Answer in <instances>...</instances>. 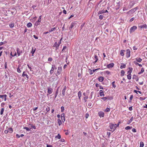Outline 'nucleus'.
<instances>
[{"label":"nucleus","instance_id":"1","mask_svg":"<svg viewBox=\"0 0 147 147\" xmlns=\"http://www.w3.org/2000/svg\"><path fill=\"white\" fill-rule=\"evenodd\" d=\"M109 127L111 129L110 130L111 131L113 132L115 129V127L114 125V124H113L112 123H109Z\"/></svg>","mask_w":147,"mask_h":147},{"label":"nucleus","instance_id":"2","mask_svg":"<svg viewBox=\"0 0 147 147\" xmlns=\"http://www.w3.org/2000/svg\"><path fill=\"white\" fill-rule=\"evenodd\" d=\"M137 28V27L136 26H134L131 27L130 30V33H131L134 32L135 30Z\"/></svg>","mask_w":147,"mask_h":147},{"label":"nucleus","instance_id":"3","mask_svg":"<svg viewBox=\"0 0 147 147\" xmlns=\"http://www.w3.org/2000/svg\"><path fill=\"white\" fill-rule=\"evenodd\" d=\"M126 57L127 58H128L130 57V51L129 49H127L126 50Z\"/></svg>","mask_w":147,"mask_h":147},{"label":"nucleus","instance_id":"4","mask_svg":"<svg viewBox=\"0 0 147 147\" xmlns=\"http://www.w3.org/2000/svg\"><path fill=\"white\" fill-rule=\"evenodd\" d=\"M0 98H1L3 100H4L5 101L7 99V95L6 94L0 95Z\"/></svg>","mask_w":147,"mask_h":147},{"label":"nucleus","instance_id":"5","mask_svg":"<svg viewBox=\"0 0 147 147\" xmlns=\"http://www.w3.org/2000/svg\"><path fill=\"white\" fill-rule=\"evenodd\" d=\"M66 86H65L63 89L62 90V96H64L65 95V91L66 90Z\"/></svg>","mask_w":147,"mask_h":147},{"label":"nucleus","instance_id":"6","mask_svg":"<svg viewBox=\"0 0 147 147\" xmlns=\"http://www.w3.org/2000/svg\"><path fill=\"white\" fill-rule=\"evenodd\" d=\"M22 76L23 77H24L25 76H26L27 78V80H28V79H29L28 76L27 74L26 73L25 71H24L23 72V73L22 75Z\"/></svg>","mask_w":147,"mask_h":147},{"label":"nucleus","instance_id":"7","mask_svg":"<svg viewBox=\"0 0 147 147\" xmlns=\"http://www.w3.org/2000/svg\"><path fill=\"white\" fill-rule=\"evenodd\" d=\"M62 71V68L61 67H58L57 74L58 75L60 74Z\"/></svg>","mask_w":147,"mask_h":147},{"label":"nucleus","instance_id":"8","mask_svg":"<svg viewBox=\"0 0 147 147\" xmlns=\"http://www.w3.org/2000/svg\"><path fill=\"white\" fill-rule=\"evenodd\" d=\"M76 24V23L75 22H72L71 25L69 27V29L70 30H71V29L72 28L75 26Z\"/></svg>","mask_w":147,"mask_h":147},{"label":"nucleus","instance_id":"9","mask_svg":"<svg viewBox=\"0 0 147 147\" xmlns=\"http://www.w3.org/2000/svg\"><path fill=\"white\" fill-rule=\"evenodd\" d=\"M98 114L99 116H100V117H103L104 116V113L102 111L99 112Z\"/></svg>","mask_w":147,"mask_h":147},{"label":"nucleus","instance_id":"10","mask_svg":"<svg viewBox=\"0 0 147 147\" xmlns=\"http://www.w3.org/2000/svg\"><path fill=\"white\" fill-rule=\"evenodd\" d=\"M17 53L18 56H20V54L22 53V51H21L19 48H18L17 50Z\"/></svg>","mask_w":147,"mask_h":147},{"label":"nucleus","instance_id":"11","mask_svg":"<svg viewBox=\"0 0 147 147\" xmlns=\"http://www.w3.org/2000/svg\"><path fill=\"white\" fill-rule=\"evenodd\" d=\"M114 64L113 63H111L107 65V67L108 68H111L113 67L114 66Z\"/></svg>","mask_w":147,"mask_h":147},{"label":"nucleus","instance_id":"12","mask_svg":"<svg viewBox=\"0 0 147 147\" xmlns=\"http://www.w3.org/2000/svg\"><path fill=\"white\" fill-rule=\"evenodd\" d=\"M59 46V44H57L56 42H55L53 46V47H55L56 50L58 49Z\"/></svg>","mask_w":147,"mask_h":147},{"label":"nucleus","instance_id":"13","mask_svg":"<svg viewBox=\"0 0 147 147\" xmlns=\"http://www.w3.org/2000/svg\"><path fill=\"white\" fill-rule=\"evenodd\" d=\"M135 11V9L133 8L127 12V13L128 14L132 13Z\"/></svg>","mask_w":147,"mask_h":147},{"label":"nucleus","instance_id":"14","mask_svg":"<svg viewBox=\"0 0 147 147\" xmlns=\"http://www.w3.org/2000/svg\"><path fill=\"white\" fill-rule=\"evenodd\" d=\"M129 70L127 72V74H131V73L133 68L132 67H129Z\"/></svg>","mask_w":147,"mask_h":147},{"label":"nucleus","instance_id":"15","mask_svg":"<svg viewBox=\"0 0 147 147\" xmlns=\"http://www.w3.org/2000/svg\"><path fill=\"white\" fill-rule=\"evenodd\" d=\"M99 92V94L100 96H104V92L102 90H100Z\"/></svg>","mask_w":147,"mask_h":147},{"label":"nucleus","instance_id":"16","mask_svg":"<svg viewBox=\"0 0 147 147\" xmlns=\"http://www.w3.org/2000/svg\"><path fill=\"white\" fill-rule=\"evenodd\" d=\"M121 65L120 66V68L121 69L124 68L125 67H126V64H124V63H121Z\"/></svg>","mask_w":147,"mask_h":147},{"label":"nucleus","instance_id":"17","mask_svg":"<svg viewBox=\"0 0 147 147\" xmlns=\"http://www.w3.org/2000/svg\"><path fill=\"white\" fill-rule=\"evenodd\" d=\"M48 93H49V94H50L52 93V89L51 88H48L47 91Z\"/></svg>","mask_w":147,"mask_h":147},{"label":"nucleus","instance_id":"18","mask_svg":"<svg viewBox=\"0 0 147 147\" xmlns=\"http://www.w3.org/2000/svg\"><path fill=\"white\" fill-rule=\"evenodd\" d=\"M98 80L100 82H102L104 80V78L103 77L100 76L98 78Z\"/></svg>","mask_w":147,"mask_h":147},{"label":"nucleus","instance_id":"19","mask_svg":"<svg viewBox=\"0 0 147 147\" xmlns=\"http://www.w3.org/2000/svg\"><path fill=\"white\" fill-rule=\"evenodd\" d=\"M11 12L12 14H13V13H15L16 11V10L14 8H12L11 9Z\"/></svg>","mask_w":147,"mask_h":147},{"label":"nucleus","instance_id":"20","mask_svg":"<svg viewBox=\"0 0 147 147\" xmlns=\"http://www.w3.org/2000/svg\"><path fill=\"white\" fill-rule=\"evenodd\" d=\"M134 63L136 65H138L139 66L141 67L142 66V65L141 64H139V63H138L136 61H134Z\"/></svg>","mask_w":147,"mask_h":147},{"label":"nucleus","instance_id":"21","mask_svg":"<svg viewBox=\"0 0 147 147\" xmlns=\"http://www.w3.org/2000/svg\"><path fill=\"white\" fill-rule=\"evenodd\" d=\"M141 28H146V24H144L142 25H141L139 26Z\"/></svg>","mask_w":147,"mask_h":147},{"label":"nucleus","instance_id":"22","mask_svg":"<svg viewBox=\"0 0 147 147\" xmlns=\"http://www.w3.org/2000/svg\"><path fill=\"white\" fill-rule=\"evenodd\" d=\"M136 61L138 62H140L142 61V59L140 58L136 59Z\"/></svg>","mask_w":147,"mask_h":147},{"label":"nucleus","instance_id":"23","mask_svg":"<svg viewBox=\"0 0 147 147\" xmlns=\"http://www.w3.org/2000/svg\"><path fill=\"white\" fill-rule=\"evenodd\" d=\"M58 123L59 126L60 125L62 124V122L60 119H58Z\"/></svg>","mask_w":147,"mask_h":147},{"label":"nucleus","instance_id":"24","mask_svg":"<svg viewBox=\"0 0 147 147\" xmlns=\"http://www.w3.org/2000/svg\"><path fill=\"white\" fill-rule=\"evenodd\" d=\"M32 24L30 22L28 23L27 25V26L28 27H30L32 26Z\"/></svg>","mask_w":147,"mask_h":147},{"label":"nucleus","instance_id":"25","mask_svg":"<svg viewBox=\"0 0 147 147\" xmlns=\"http://www.w3.org/2000/svg\"><path fill=\"white\" fill-rule=\"evenodd\" d=\"M56 138L60 139L61 138V136L59 134H58L55 137Z\"/></svg>","mask_w":147,"mask_h":147},{"label":"nucleus","instance_id":"26","mask_svg":"<svg viewBox=\"0 0 147 147\" xmlns=\"http://www.w3.org/2000/svg\"><path fill=\"white\" fill-rule=\"evenodd\" d=\"M124 50H121V51L120 53V54L122 56H123L124 55V52H125Z\"/></svg>","mask_w":147,"mask_h":147},{"label":"nucleus","instance_id":"27","mask_svg":"<svg viewBox=\"0 0 147 147\" xmlns=\"http://www.w3.org/2000/svg\"><path fill=\"white\" fill-rule=\"evenodd\" d=\"M23 129H26V130L28 131H30V129H29L27 127H23Z\"/></svg>","mask_w":147,"mask_h":147},{"label":"nucleus","instance_id":"28","mask_svg":"<svg viewBox=\"0 0 147 147\" xmlns=\"http://www.w3.org/2000/svg\"><path fill=\"white\" fill-rule=\"evenodd\" d=\"M78 97H79V99H80L82 96L81 92V91H80L78 92Z\"/></svg>","mask_w":147,"mask_h":147},{"label":"nucleus","instance_id":"29","mask_svg":"<svg viewBox=\"0 0 147 147\" xmlns=\"http://www.w3.org/2000/svg\"><path fill=\"white\" fill-rule=\"evenodd\" d=\"M103 13H104V10L103 9L99 11L98 13V14H100Z\"/></svg>","mask_w":147,"mask_h":147},{"label":"nucleus","instance_id":"30","mask_svg":"<svg viewBox=\"0 0 147 147\" xmlns=\"http://www.w3.org/2000/svg\"><path fill=\"white\" fill-rule=\"evenodd\" d=\"M132 128V127H130L129 126H127V127H126L125 128V129L126 130H128L131 129Z\"/></svg>","mask_w":147,"mask_h":147},{"label":"nucleus","instance_id":"31","mask_svg":"<svg viewBox=\"0 0 147 147\" xmlns=\"http://www.w3.org/2000/svg\"><path fill=\"white\" fill-rule=\"evenodd\" d=\"M140 147H143L144 145V143L142 142H141L140 143Z\"/></svg>","mask_w":147,"mask_h":147},{"label":"nucleus","instance_id":"32","mask_svg":"<svg viewBox=\"0 0 147 147\" xmlns=\"http://www.w3.org/2000/svg\"><path fill=\"white\" fill-rule=\"evenodd\" d=\"M127 78L129 80H130L131 79V74H128L127 76Z\"/></svg>","mask_w":147,"mask_h":147},{"label":"nucleus","instance_id":"33","mask_svg":"<svg viewBox=\"0 0 147 147\" xmlns=\"http://www.w3.org/2000/svg\"><path fill=\"white\" fill-rule=\"evenodd\" d=\"M61 119H62V121H63V118H64V121H65V117H64V114L62 113L61 114Z\"/></svg>","mask_w":147,"mask_h":147},{"label":"nucleus","instance_id":"34","mask_svg":"<svg viewBox=\"0 0 147 147\" xmlns=\"http://www.w3.org/2000/svg\"><path fill=\"white\" fill-rule=\"evenodd\" d=\"M56 29V28L55 27H54V28H52L51 29V30H49V32H51L52 31H53L55 30Z\"/></svg>","mask_w":147,"mask_h":147},{"label":"nucleus","instance_id":"35","mask_svg":"<svg viewBox=\"0 0 147 147\" xmlns=\"http://www.w3.org/2000/svg\"><path fill=\"white\" fill-rule=\"evenodd\" d=\"M55 68V69H57V68L55 67V65H52L51 68V69L53 71Z\"/></svg>","mask_w":147,"mask_h":147},{"label":"nucleus","instance_id":"36","mask_svg":"<svg viewBox=\"0 0 147 147\" xmlns=\"http://www.w3.org/2000/svg\"><path fill=\"white\" fill-rule=\"evenodd\" d=\"M88 98V96H84V100L85 102H86L87 100L86 99Z\"/></svg>","mask_w":147,"mask_h":147},{"label":"nucleus","instance_id":"37","mask_svg":"<svg viewBox=\"0 0 147 147\" xmlns=\"http://www.w3.org/2000/svg\"><path fill=\"white\" fill-rule=\"evenodd\" d=\"M40 22H38V21H37L35 22V25L36 26L39 25V24H40Z\"/></svg>","mask_w":147,"mask_h":147},{"label":"nucleus","instance_id":"38","mask_svg":"<svg viewBox=\"0 0 147 147\" xmlns=\"http://www.w3.org/2000/svg\"><path fill=\"white\" fill-rule=\"evenodd\" d=\"M107 98H108L107 97H102L101 98V99L104 101L106 100L107 99Z\"/></svg>","mask_w":147,"mask_h":147},{"label":"nucleus","instance_id":"39","mask_svg":"<svg viewBox=\"0 0 147 147\" xmlns=\"http://www.w3.org/2000/svg\"><path fill=\"white\" fill-rule=\"evenodd\" d=\"M125 74V71L123 70H122L121 71V75L122 76H123Z\"/></svg>","mask_w":147,"mask_h":147},{"label":"nucleus","instance_id":"40","mask_svg":"<svg viewBox=\"0 0 147 147\" xmlns=\"http://www.w3.org/2000/svg\"><path fill=\"white\" fill-rule=\"evenodd\" d=\"M133 117H132L131 119L129 120L128 122L129 123H130L133 120Z\"/></svg>","mask_w":147,"mask_h":147},{"label":"nucleus","instance_id":"41","mask_svg":"<svg viewBox=\"0 0 147 147\" xmlns=\"http://www.w3.org/2000/svg\"><path fill=\"white\" fill-rule=\"evenodd\" d=\"M110 110V109L109 108H107L105 110V111L106 112H109Z\"/></svg>","mask_w":147,"mask_h":147},{"label":"nucleus","instance_id":"42","mask_svg":"<svg viewBox=\"0 0 147 147\" xmlns=\"http://www.w3.org/2000/svg\"><path fill=\"white\" fill-rule=\"evenodd\" d=\"M61 112H63L64 110V108L62 106L61 107Z\"/></svg>","mask_w":147,"mask_h":147},{"label":"nucleus","instance_id":"43","mask_svg":"<svg viewBox=\"0 0 147 147\" xmlns=\"http://www.w3.org/2000/svg\"><path fill=\"white\" fill-rule=\"evenodd\" d=\"M115 81L113 82L112 83V86L114 88H115L116 87V86L115 84Z\"/></svg>","mask_w":147,"mask_h":147},{"label":"nucleus","instance_id":"44","mask_svg":"<svg viewBox=\"0 0 147 147\" xmlns=\"http://www.w3.org/2000/svg\"><path fill=\"white\" fill-rule=\"evenodd\" d=\"M133 98V95H131L130 96V97L129 101V102H131V100H132Z\"/></svg>","mask_w":147,"mask_h":147},{"label":"nucleus","instance_id":"45","mask_svg":"<svg viewBox=\"0 0 147 147\" xmlns=\"http://www.w3.org/2000/svg\"><path fill=\"white\" fill-rule=\"evenodd\" d=\"M119 123H120V122H119V123L118 124H114V125L115 126V129L117 127H118L119 126Z\"/></svg>","mask_w":147,"mask_h":147},{"label":"nucleus","instance_id":"46","mask_svg":"<svg viewBox=\"0 0 147 147\" xmlns=\"http://www.w3.org/2000/svg\"><path fill=\"white\" fill-rule=\"evenodd\" d=\"M50 110V107H48L46 108V110L47 112H48V111H49Z\"/></svg>","mask_w":147,"mask_h":147},{"label":"nucleus","instance_id":"47","mask_svg":"<svg viewBox=\"0 0 147 147\" xmlns=\"http://www.w3.org/2000/svg\"><path fill=\"white\" fill-rule=\"evenodd\" d=\"M4 111V109L3 108H2L1 109V111L0 112L1 115H2L3 113V112Z\"/></svg>","mask_w":147,"mask_h":147},{"label":"nucleus","instance_id":"48","mask_svg":"<svg viewBox=\"0 0 147 147\" xmlns=\"http://www.w3.org/2000/svg\"><path fill=\"white\" fill-rule=\"evenodd\" d=\"M103 16L102 15H100L99 16V18L100 20H102L103 19Z\"/></svg>","mask_w":147,"mask_h":147},{"label":"nucleus","instance_id":"49","mask_svg":"<svg viewBox=\"0 0 147 147\" xmlns=\"http://www.w3.org/2000/svg\"><path fill=\"white\" fill-rule=\"evenodd\" d=\"M89 71L90 74H93V71L92 70L90 69H89Z\"/></svg>","mask_w":147,"mask_h":147},{"label":"nucleus","instance_id":"50","mask_svg":"<svg viewBox=\"0 0 147 147\" xmlns=\"http://www.w3.org/2000/svg\"><path fill=\"white\" fill-rule=\"evenodd\" d=\"M14 26V24L13 23H11V24H10V27L11 28H13V27Z\"/></svg>","mask_w":147,"mask_h":147},{"label":"nucleus","instance_id":"51","mask_svg":"<svg viewBox=\"0 0 147 147\" xmlns=\"http://www.w3.org/2000/svg\"><path fill=\"white\" fill-rule=\"evenodd\" d=\"M9 128H8L7 129V130H5L4 131V132L5 134H7L8 133V132L9 131Z\"/></svg>","mask_w":147,"mask_h":147},{"label":"nucleus","instance_id":"52","mask_svg":"<svg viewBox=\"0 0 147 147\" xmlns=\"http://www.w3.org/2000/svg\"><path fill=\"white\" fill-rule=\"evenodd\" d=\"M144 68L143 67L142 68L141 71H140V73H142L143 72H144Z\"/></svg>","mask_w":147,"mask_h":147},{"label":"nucleus","instance_id":"53","mask_svg":"<svg viewBox=\"0 0 147 147\" xmlns=\"http://www.w3.org/2000/svg\"><path fill=\"white\" fill-rule=\"evenodd\" d=\"M53 59L51 57H49L48 59V61H51Z\"/></svg>","mask_w":147,"mask_h":147},{"label":"nucleus","instance_id":"54","mask_svg":"<svg viewBox=\"0 0 147 147\" xmlns=\"http://www.w3.org/2000/svg\"><path fill=\"white\" fill-rule=\"evenodd\" d=\"M17 71L18 72V73H20L21 72V71L19 67L17 68Z\"/></svg>","mask_w":147,"mask_h":147},{"label":"nucleus","instance_id":"55","mask_svg":"<svg viewBox=\"0 0 147 147\" xmlns=\"http://www.w3.org/2000/svg\"><path fill=\"white\" fill-rule=\"evenodd\" d=\"M62 38L61 39H60V40L59 41V42H58V43L57 44H59V46L60 45L61 43V40H62Z\"/></svg>","mask_w":147,"mask_h":147},{"label":"nucleus","instance_id":"56","mask_svg":"<svg viewBox=\"0 0 147 147\" xmlns=\"http://www.w3.org/2000/svg\"><path fill=\"white\" fill-rule=\"evenodd\" d=\"M41 16H40L39 17V19L38 20V22H40L41 21Z\"/></svg>","mask_w":147,"mask_h":147},{"label":"nucleus","instance_id":"57","mask_svg":"<svg viewBox=\"0 0 147 147\" xmlns=\"http://www.w3.org/2000/svg\"><path fill=\"white\" fill-rule=\"evenodd\" d=\"M5 42H0V46H1V45H3L4 44H5Z\"/></svg>","mask_w":147,"mask_h":147},{"label":"nucleus","instance_id":"58","mask_svg":"<svg viewBox=\"0 0 147 147\" xmlns=\"http://www.w3.org/2000/svg\"><path fill=\"white\" fill-rule=\"evenodd\" d=\"M66 49H67V47L66 46H64L63 47V49L62 50V51H63L64 50Z\"/></svg>","mask_w":147,"mask_h":147},{"label":"nucleus","instance_id":"59","mask_svg":"<svg viewBox=\"0 0 147 147\" xmlns=\"http://www.w3.org/2000/svg\"><path fill=\"white\" fill-rule=\"evenodd\" d=\"M94 58L98 60V57L96 55H95L94 56Z\"/></svg>","mask_w":147,"mask_h":147},{"label":"nucleus","instance_id":"60","mask_svg":"<svg viewBox=\"0 0 147 147\" xmlns=\"http://www.w3.org/2000/svg\"><path fill=\"white\" fill-rule=\"evenodd\" d=\"M61 142H65V140L64 139L62 138L59 140Z\"/></svg>","mask_w":147,"mask_h":147},{"label":"nucleus","instance_id":"61","mask_svg":"<svg viewBox=\"0 0 147 147\" xmlns=\"http://www.w3.org/2000/svg\"><path fill=\"white\" fill-rule=\"evenodd\" d=\"M132 131L133 132H135L136 131V129L134 128H133L132 129Z\"/></svg>","mask_w":147,"mask_h":147},{"label":"nucleus","instance_id":"62","mask_svg":"<svg viewBox=\"0 0 147 147\" xmlns=\"http://www.w3.org/2000/svg\"><path fill=\"white\" fill-rule=\"evenodd\" d=\"M106 74H107L108 75H109L110 74V71H106Z\"/></svg>","mask_w":147,"mask_h":147},{"label":"nucleus","instance_id":"63","mask_svg":"<svg viewBox=\"0 0 147 147\" xmlns=\"http://www.w3.org/2000/svg\"><path fill=\"white\" fill-rule=\"evenodd\" d=\"M134 19V18H131V19L129 21L130 22H132L133 21Z\"/></svg>","mask_w":147,"mask_h":147},{"label":"nucleus","instance_id":"64","mask_svg":"<svg viewBox=\"0 0 147 147\" xmlns=\"http://www.w3.org/2000/svg\"><path fill=\"white\" fill-rule=\"evenodd\" d=\"M92 104L91 102L89 103L88 104V106H89V107H91L92 106Z\"/></svg>","mask_w":147,"mask_h":147}]
</instances>
